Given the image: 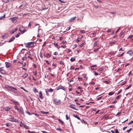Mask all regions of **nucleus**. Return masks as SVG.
Returning <instances> with one entry per match:
<instances>
[{
	"label": "nucleus",
	"instance_id": "f257e3e1",
	"mask_svg": "<svg viewBox=\"0 0 133 133\" xmlns=\"http://www.w3.org/2000/svg\"><path fill=\"white\" fill-rule=\"evenodd\" d=\"M15 110H17V111L19 113H22L23 115H24V113L23 112V110L22 107L20 108V109L18 107L17 105H15Z\"/></svg>",
	"mask_w": 133,
	"mask_h": 133
},
{
	"label": "nucleus",
	"instance_id": "f03ea898",
	"mask_svg": "<svg viewBox=\"0 0 133 133\" xmlns=\"http://www.w3.org/2000/svg\"><path fill=\"white\" fill-rule=\"evenodd\" d=\"M54 103L56 105H59L61 103V101L59 99H57L56 98H55L53 99Z\"/></svg>",
	"mask_w": 133,
	"mask_h": 133
},
{
	"label": "nucleus",
	"instance_id": "7ed1b4c3",
	"mask_svg": "<svg viewBox=\"0 0 133 133\" xmlns=\"http://www.w3.org/2000/svg\"><path fill=\"white\" fill-rule=\"evenodd\" d=\"M34 42H30L27 43L26 44V47L27 48L32 47L34 46Z\"/></svg>",
	"mask_w": 133,
	"mask_h": 133
},
{
	"label": "nucleus",
	"instance_id": "20e7f679",
	"mask_svg": "<svg viewBox=\"0 0 133 133\" xmlns=\"http://www.w3.org/2000/svg\"><path fill=\"white\" fill-rule=\"evenodd\" d=\"M10 117V118H8V120L9 121L11 122H17L18 120L15 119L14 116H11Z\"/></svg>",
	"mask_w": 133,
	"mask_h": 133
},
{
	"label": "nucleus",
	"instance_id": "39448f33",
	"mask_svg": "<svg viewBox=\"0 0 133 133\" xmlns=\"http://www.w3.org/2000/svg\"><path fill=\"white\" fill-rule=\"evenodd\" d=\"M8 89L10 91H12L13 92V91H14L13 90H17V89H16V88L14 87H8Z\"/></svg>",
	"mask_w": 133,
	"mask_h": 133
},
{
	"label": "nucleus",
	"instance_id": "423d86ee",
	"mask_svg": "<svg viewBox=\"0 0 133 133\" xmlns=\"http://www.w3.org/2000/svg\"><path fill=\"white\" fill-rule=\"evenodd\" d=\"M5 64L6 67L7 68H9L11 66V64L9 62H5Z\"/></svg>",
	"mask_w": 133,
	"mask_h": 133
},
{
	"label": "nucleus",
	"instance_id": "0eeeda50",
	"mask_svg": "<svg viewBox=\"0 0 133 133\" xmlns=\"http://www.w3.org/2000/svg\"><path fill=\"white\" fill-rule=\"evenodd\" d=\"M4 68V67H2L0 68V71L1 72V73L2 74H5L6 73L5 71L3 69V68Z\"/></svg>",
	"mask_w": 133,
	"mask_h": 133
},
{
	"label": "nucleus",
	"instance_id": "6e6552de",
	"mask_svg": "<svg viewBox=\"0 0 133 133\" xmlns=\"http://www.w3.org/2000/svg\"><path fill=\"white\" fill-rule=\"evenodd\" d=\"M28 74L26 73H24L23 75L22 76V77L23 78H26L28 76Z\"/></svg>",
	"mask_w": 133,
	"mask_h": 133
},
{
	"label": "nucleus",
	"instance_id": "1a4fd4ad",
	"mask_svg": "<svg viewBox=\"0 0 133 133\" xmlns=\"http://www.w3.org/2000/svg\"><path fill=\"white\" fill-rule=\"evenodd\" d=\"M39 97L41 99H42L43 97L42 96V92L41 91H40L39 93Z\"/></svg>",
	"mask_w": 133,
	"mask_h": 133
},
{
	"label": "nucleus",
	"instance_id": "9d476101",
	"mask_svg": "<svg viewBox=\"0 0 133 133\" xmlns=\"http://www.w3.org/2000/svg\"><path fill=\"white\" fill-rule=\"evenodd\" d=\"M15 39V37H13L11 38L8 41V42L10 43L11 42L13 41Z\"/></svg>",
	"mask_w": 133,
	"mask_h": 133
},
{
	"label": "nucleus",
	"instance_id": "9b49d317",
	"mask_svg": "<svg viewBox=\"0 0 133 133\" xmlns=\"http://www.w3.org/2000/svg\"><path fill=\"white\" fill-rule=\"evenodd\" d=\"M62 89L64 90H65V89L63 87H59L57 88V90H58L60 89Z\"/></svg>",
	"mask_w": 133,
	"mask_h": 133
},
{
	"label": "nucleus",
	"instance_id": "f8f14e48",
	"mask_svg": "<svg viewBox=\"0 0 133 133\" xmlns=\"http://www.w3.org/2000/svg\"><path fill=\"white\" fill-rule=\"evenodd\" d=\"M74 105H69V107L72 108L76 110H78L77 109L74 107Z\"/></svg>",
	"mask_w": 133,
	"mask_h": 133
},
{
	"label": "nucleus",
	"instance_id": "ddd939ff",
	"mask_svg": "<svg viewBox=\"0 0 133 133\" xmlns=\"http://www.w3.org/2000/svg\"><path fill=\"white\" fill-rule=\"evenodd\" d=\"M76 17H74L71 18L69 20V22H72L74 21L76 18Z\"/></svg>",
	"mask_w": 133,
	"mask_h": 133
},
{
	"label": "nucleus",
	"instance_id": "4468645a",
	"mask_svg": "<svg viewBox=\"0 0 133 133\" xmlns=\"http://www.w3.org/2000/svg\"><path fill=\"white\" fill-rule=\"evenodd\" d=\"M10 109V108L8 107H6L3 109V110L6 111H9Z\"/></svg>",
	"mask_w": 133,
	"mask_h": 133
},
{
	"label": "nucleus",
	"instance_id": "2eb2a0df",
	"mask_svg": "<svg viewBox=\"0 0 133 133\" xmlns=\"http://www.w3.org/2000/svg\"><path fill=\"white\" fill-rule=\"evenodd\" d=\"M17 30V28H16L15 29H13L11 31V34H13Z\"/></svg>",
	"mask_w": 133,
	"mask_h": 133
},
{
	"label": "nucleus",
	"instance_id": "dca6fc26",
	"mask_svg": "<svg viewBox=\"0 0 133 133\" xmlns=\"http://www.w3.org/2000/svg\"><path fill=\"white\" fill-rule=\"evenodd\" d=\"M17 90H14L13 91V92L16 95H18L19 94V92L17 91Z\"/></svg>",
	"mask_w": 133,
	"mask_h": 133
},
{
	"label": "nucleus",
	"instance_id": "f3484780",
	"mask_svg": "<svg viewBox=\"0 0 133 133\" xmlns=\"http://www.w3.org/2000/svg\"><path fill=\"white\" fill-rule=\"evenodd\" d=\"M127 53L129 54L131 56L133 54L132 51V50H130L127 52Z\"/></svg>",
	"mask_w": 133,
	"mask_h": 133
},
{
	"label": "nucleus",
	"instance_id": "a211bd4d",
	"mask_svg": "<svg viewBox=\"0 0 133 133\" xmlns=\"http://www.w3.org/2000/svg\"><path fill=\"white\" fill-rule=\"evenodd\" d=\"M33 91L35 93H37L38 92L37 89L35 88H34L33 90Z\"/></svg>",
	"mask_w": 133,
	"mask_h": 133
},
{
	"label": "nucleus",
	"instance_id": "6ab92c4d",
	"mask_svg": "<svg viewBox=\"0 0 133 133\" xmlns=\"http://www.w3.org/2000/svg\"><path fill=\"white\" fill-rule=\"evenodd\" d=\"M97 42L96 41L94 42L93 44V47H95L97 45Z\"/></svg>",
	"mask_w": 133,
	"mask_h": 133
},
{
	"label": "nucleus",
	"instance_id": "aec40b11",
	"mask_svg": "<svg viewBox=\"0 0 133 133\" xmlns=\"http://www.w3.org/2000/svg\"><path fill=\"white\" fill-rule=\"evenodd\" d=\"M26 5V3H24L22 4L19 7V8H20L21 7H24Z\"/></svg>",
	"mask_w": 133,
	"mask_h": 133
},
{
	"label": "nucleus",
	"instance_id": "412c9836",
	"mask_svg": "<svg viewBox=\"0 0 133 133\" xmlns=\"http://www.w3.org/2000/svg\"><path fill=\"white\" fill-rule=\"evenodd\" d=\"M11 1V0H2L3 2L5 3H7L8 2H10Z\"/></svg>",
	"mask_w": 133,
	"mask_h": 133
},
{
	"label": "nucleus",
	"instance_id": "4be33fe9",
	"mask_svg": "<svg viewBox=\"0 0 133 133\" xmlns=\"http://www.w3.org/2000/svg\"><path fill=\"white\" fill-rule=\"evenodd\" d=\"M51 56V55L50 54H47L45 56V57L47 58H49Z\"/></svg>",
	"mask_w": 133,
	"mask_h": 133
},
{
	"label": "nucleus",
	"instance_id": "5701e85b",
	"mask_svg": "<svg viewBox=\"0 0 133 133\" xmlns=\"http://www.w3.org/2000/svg\"><path fill=\"white\" fill-rule=\"evenodd\" d=\"M21 127H24V128L26 127V125H25L24 123H21L20 125Z\"/></svg>",
	"mask_w": 133,
	"mask_h": 133
},
{
	"label": "nucleus",
	"instance_id": "b1692460",
	"mask_svg": "<svg viewBox=\"0 0 133 133\" xmlns=\"http://www.w3.org/2000/svg\"><path fill=\"white\" fill-rule=\"evenodd\" d=\"M75 60V58L74 57H72L70 59V61L72 62L74 61Z\"/></svg>",
	"mask_w": 133,
	"mask_h": 133
},
{
	"label": "nucleus",
	"instance_id": "393cba45",
	"mask_svg": "<svg viewBox=\"0 0 133 133\" xmlns=\"http://www.w3.org/2000/svg\"><path fill=\"white\" fill-rule=\"evenodd\" d=\"M58 121L60 122L62 124V125H63L64 124V122L60 119H59Z\"/></svg>",
	"mask_w": 133,
	"mask_h": 133
},
{
	"label": "nucleus",
	"instance_id": "a878e982",
	"mask_svg": "<svg viewBox=\"0 0 133 133\" xmlns=\"http://www.w3.org/2000/svg\"><path fill=\"white\" fill-rule=\"evenodd\" d=\"M54 90L50 88L48 90V91L50 92H52Z\"/></svg>",
	"mask_w": 133,
	"mask_h": 133
},
{
	"label": "nucleus",
	"instance_id": "bb28decb",
	"mask_svg": "<svg viewBox=\"0 0 133 133\" xmlns=\"http://www.w3.org/2000/svg\"><path fill=\"white\" fill-rule=\"evenodd\" d=\"M110 81H104V82L106 84H108L110 83Z\"/></svg>",
	"mask_w": 133,
	"mask_h": 133
},
{
	"label": "nucleus",
	"instance_id": "cd10ccee",
	"mask_svg": "<svg viewBox=\"0 0 133 133\" xmlns=\"http://www.w3.org/2000/svg\"><path fill=\"white\" fill-rule=\"evenodd\" d=\"M19 31L21 32L22 34H23L26 31V30H25V29H24L23 30V31H21L20 29L19 30Z\"/></svg>",
	"mask_w": 133,
	"mask_h": 133
},
{
	"label": "nucleus",
	"instance_id": "c85d7f7f",
	"mask_svg": "<svg viewBox=\"0 0 133 133\" xmlns=\"http://www.w3.org/2000/svg\"><path fill=\"white\" fill-rule=\"evenodd\" d=\"M74 116L75 117L77 118L79 120H80V118L79 117L77 116L76 115H74Z\"/></svg>",
	"mask_w": 133,
	"mask_h": 133
},
{
	"label": "nucleus",
	"instance_id": "c756f323",
	"mask_svg": "<svg viewBox=\"0 0 133 133\" xmlns=\"http://www.w3.org/2000/svg\"><path fill=\"white\" fill-rule=\"evenodd\" d=\"M114 93V92H110L108 94V95L110 96H111Z\"/></svg>",
	"mask_w": 133,
	"mask_h": 133
},
{
	"label": "nucleus",
	"instance_id": "7c9ffc66",
	"mask_svg": "<svg viewBox=\"0 0 133 133\" xmlns=\"http://www.w3.org/2000/svg\"><path fill=\"white\" fill-rule=\"evenodd\" d=\"M5 15H4L3 16H1L0 17V20L4 18L5 17Z\"/></svg>",
	"mask_w": 133,
	"mask_h": 133
},
{
	"label": "nucleus",
	"instance_id": "2f4dec72",
	"mask_svg": "<svg viewBox=\"0 0 133 133\" xmlns=\"http://www.w3.org/2000/svg\"><path fill=\"white\" fill-rule=\"evenodd\" d=\"M20 33L19 32L16 35V36H15L16 37H17V38L18 37L20 36Z\"/></svg>",
	"mask_w": 133,
	"mask_h": 133
},
{
	"label": "nucleus",
	"instance_id": "473e14b6",
	"mask_svg": "<svg viewBox=\"0 0 133 133\" xmlns=\"http://www.w3.org/2000/svg\"><path fill=\"white\" fill-rule=\"evenodd\" d=\"M81 38H77V39L76 40V42L77 43L78 42H79L81 41Z\"/></svg>",
	"mask_w": 133,
	"mask_h": 133
},
{
	"label": "nucleus",
	"instance_id": "72a5a7b5",
	"mask_svg": "<svg viewBox=\"0 0 133 133\" xmlns=\"http://www.w3.org/2000/svg\"><path fill=\"white\" fill-rule=\"evenodd\" d=\"M54 46H55L56 47H57V48H58V49H59V48H58V43H55L54 44Z\"/></svg>",
	"mask_w": 133,
	"mask_h": 133
},
{
	"label": "nucleus",
	"instance_id": "f704fd0d",
	"mask_svg": "<svg viewBox=\"0 0 133 133\" xmlns=\"http://www.w3.org/2000/svg\"><path fill=\"white\" fill-rule=\"evenodd\" d=\"M121 96V95H118L116 97V99H118Z\"/></svg>",
	"mask_w": 133,
	"mask_h": 133
},
{
	"label": "nucleus",
	"instance_id": "c9c22d12",
	"mask_svg": "<svg viewBox=\"0 0 133 133\" xmlns=\"http://www.w3.org/2000/svg\"><path fill=\"white\" fill-rule=\"evenodd\" d=\"M13 103H14L15 104H18V105H19V103L18 102H17V101H13Z\"/></svg>",
	"mask_w": 133,
	"mask_h": 133
},
{
	"label": "nucleus",
	"instance_id": "e433bc0d",
	"mask_svg": "<svg viewBox=\"0 0 133 133\" xmlns=\"http://www.w3.org/2000/svg\"><path fill=\"white\" fill-rule=\"evenodd\" d=\"M39 55L40 57L41 58H42L43 57V56H42V52H40Z\"/></svg>",
	"mask_w": 133,
	"mask_h": 133
},
{
	"label": "nucleus",
	"instance_id": "4c0bfd02",
	"mask_svg": "<svg viewBox=\"0 0 133 133\" xmlns=\"http://www.w3.org/2000/svg\"><path fill=\"white\" fill-rule=\"evenodd\" d=\"M124 52H123V53H122L121 54H119L118 55H117V56L118 57H120L122 56L124 54Z\"/></svg>",
	"mask_w": 133,
	"mask_h": 133
},
{
	"label": "nucleus",
	"instance_id": "58836bf2",
	"mask_svg": "<svg viewBox=\"0 0 133 133\" xmlns=\"http://www.w3.org/2000/svg\"><path fill=\"white\" fill-rule=\"evenodd\" d=\"M11 19H12V21L13 22L15 21V17L12 18H11Z\"/></svg>",
	"mask_w": 133,
	"mask_h": 133
},
{
	"label": "nucleus",
	"instance_id": "ea45409f",
	"mask_svg": "<svg viewBox=\"0 0 133 133\" xmlns=\"http://www.w3.org/2000/svg\"><path fill=\"white\" fill-rule=\"evenodd\" d=\"M84 43H82L81 44L79 45V46L80 48H81L84 45Z\"/></svg>",
	"mask_w": 133,
	"mask_h": 133
},
{
	"label": "nucleus",
	"instance_id": "a19ab883",
	"mask_svg": "<svg viewBox=\"0 0 133 133\" xmlns=\"http://www.w3.org/2000/svg\"><path fill=\"white\" fill-rule=\"evenodd\" d=\"M116 42V41H112V42H111L110 43V44H114V43H115Z\"/></svg>",
	"mask_w": 133,
	"mask_h": 133
},
{
	"label": "nucleus",
	"instance_id": "79ce46f5",
	"mask_svg": "<svg viewBox=\"0 0 133 133\" xmlns=\"http://www.w3.org/2000/svg\"><path fill=\"white\" fill-rule=\"evenodd\" d=\"M133 37V35H130L128 38V39H130Z\"/></svg>",
	"mask_w": 133,
	"mask_h": 133
},
{
	"label": "nucleus",
	"instance_id": "37998d69",
	"mask_svg": "<svg viewBox=\"0 0 133 133\" xmlns=\"http://www.w3.org/2000/svg\"><path fill=\"white\" fill-rule=\"evenodd\" d=\"M32 114L34 115L35 116H37L38 117H39V115L35 113H32Z\"/></svg>",
	"mask_w": 133,
	"mask_h": 133
},
{
	"label": "nucleus",
	"instance_id": "c03bdc74",
	"mask_svg": "<svg viewBox=\"0 0 133 133\" xmlns=\"http://www.w3.org/2000/svg\"><path fill=\"white\" fill-rule=\"evenodd\" d=\"M122 69L121 68H119L117 71V72H119L120 71H121Z\"/></svg>",
	"mask_w": 133,
	"mask_h": 133
},
{
	"label": "nucleus",
	"instance_id": "a18cd8bd",
	"mask_svg": "<svg viewBox=\"0 0 133 133\" xmlns=\"http://www.w3.org/2000/svg\"><path fill=\"white\" fill-rule=\"evenodd\" d=\"M99 49V48L97 49H94V51L95 52H96Z\"/></svg>",
	"mask_w": 133,
	"mask_h": 133
},
{
	"label": "nucleus",
	"instance_id": "49530a36",
	"mask_svg": "<svg viewBox=\"0 0 133 133\" xmlns=\"http://www.w3.org/2000/svg\"><path fill=\"white\" fill-rule=\"evenodd\" d=\"M121 112H118L117 115H116V116H119V115L121 114Z\"/></svg>",
	"mask_w": 133,
	"mask_h": 133
},
{
	"label": "nucleus",
	"instance_id": "de8ad7c7",
	"mask_svg": "<svg viewBox=\"0 0 133 133\" xmlns=\"http://www.w3.org/2000/svg\"><path fill=\"white\" fill-rule=\"evenodd\" d=\"M78 79L79 81H82V78L80 77H78Z\"/></svg>",
	"mask_w": 133,
	"mask_h": 133
},
{
	"label": "nucleus",
	"instance_id": "09e8293b",
	"mask_svg": "<svg viewBox=\"0 0 133 133\" xmlns=\"http://www.w3.org/2000/svg\"><path fill=\"white\" fill-rule=\"evenodd\" d=\"M115 133H119V131L117 129H116L115 130Z\"/></svg>",
	"mask_w": 133,
	"mask_h": 133
},
{
	"label": "nucleus",
	"instance_id": "8fccbe9b",
	"mask_svg": "<svg viewBox=\"0 0 133 133\" xmlns=\"http://www.w3.org/2000/svg\"><path fill=\"white\" fill-rule=\"evenodd\" d=\"M65 117L66 120H68L69 119V118L68 117V116L67 115H66Z\"/></svg>",
	"mask_w": 133,
	"mask_h": 133
},
{
	"label": "nucleus",
	"instance_id": "3c124183",
	"mask_svg": "<svg viewBox=\"0 0 133 133\" xmlns=\"http://www.w3.org/2000/svg\"><path fill=\"white\" fill-rule=\"evenodd\" d=\"M31 25L30 24V22L28 25V27L31 29Z\"/></svg>",
	"mask_w": 133,
	"mask_h": 133
},
{
	"label": "nucleus",
	"instance_id": "603ef678",
	"mask_svg": "<svg viewBox=\"0 0 133 133\" xmlns=\"http://www.w3.org/2000/svg\"><path fill=\"white\" fill-rule=\"evenodd\" d=\"M6 125L7 127H9L11 125L9 123H6Z\"/></svg>",
	"mask_w": 133,
	"mask_h": 133
},
{
	"label": "nucleus",
	"instance_id": "864d4df0",
	"mask_svg": "<svg viewBox=\"0 0 133 133\" xmlns=\"http://www.w3.org/2000/svg\"><path fill=\"white\" fill-rule=\"evenodd\" d=\"M21 88L23 90H24V91H25V92H28V91H26V90H25V89H24L23 87H21Z\"/></svg>",
	"mask_w": 133,
	"mask_h": 133
},
{
	"label": "nucleus",
	"instance_id": "5fc2aeb1",
	"mask_svg": "<svg viewBox=\"0 0 133 133\" xmlns=\"http://www.w3.org/2000/svg\"><path fill=\"white\" fill-rule=\"evenodd\" d=\"M26 113L27 114H28L29 115H31L32 114H30V113L29 112H28L27 111H26Z\"/></svg>",
	"mask_w": 133,
	"mask_h": 133
},
{
	"label": "nucleus",
	"instance_id": "6e6d98bb",
	"mask_svg": "<svg viewBox=\"0 0 133 133\" xmlns=\"http://www.w3.org/2000/svg\"><path fill=\"white\" fill-rule=\"evenodd\" d=\"M85 32V31L83 30H81L80 31V32L82 33H84Z\"/></svg>",
	"mask_w": 133,
	"mask_h": 133
},
{
	"label": "nucleus",
	"instance_id": "4d7b16f0",
	"mask_svg": "<svg viewBox=\"0 0 133 133\" xmlns=\"http://www.w3.org/2000/svg\"><path fill=\"white\" fill-rule=\"evenodd\" d=\"M58 54V53L57 52H55L54 53V54L55 55H57Z\"/></svg>",
	"mask_w": 133,
	"mask_h": 133
},
{
	"label": "nucleus",
	"instance_id": "13d9d810",
	"mask_svg": "<svg viewBox=\"0 0 133 133\" xmlns=\"http://www.w3.org/2000/svg\"><path fill=\"white\" fill-rule=\"evenodd\" d=\"M123 32H121L119 35L120 36V37L121 36L123 35Z\"/></svg>",
	"mask_w": 133,
	"mask_h": 133
},
{
	"label": "nucleus",
	"instance_id": "bf43d9fd",
	"mask_svg": "<svg viewBox=\"0 0 133 133\" xmlns=\"http://www.w3.org/2000/svg\"><path fill=\"white\" fill-rule=\"evenodd\" d=\"M109 53L110 54L112 55V54H113L114 53V51H112V52H110Z\"/></svg>",
	"mask_w": 133,
	"mask_h": 133
},
{
	"label": "nucleus",
	"instance_id": "052dcab7",
	"mask_svg": "<svg viewBox=\"0 0 133 133\" xmlns=\"http://www.w3.org/2000/svg\"><path fill=\"white\" fill-rule=\"evenodd\" d=\"M96 66V65H92L90 66V67L91 68L95 67Z\"/></svg>",
	"mask_w": 133,
	"mask_h": 133
},
{
	"label": "nucleus",
	"instance_id": "680f3d73",
	"mask_svg": "<svg viewBox=\"0 0 133 133\" xmlns=\"http://www.w3.org/2000/svg\"><path fill=\"white\" fill-rule=\"evenodd\" d=\"M133 123V121H131L130 122H129L128 123V124H130Z\"/></svg>",
	"mask_w": 133,
	"mask_h": 133
},
{
	"label": "nucleus",
	"instance_id": "e2e57ef3",
	"mask_svg": "<svg viewBox=\"0 0 133 133\" xmlns=\"http://www.w3.org/2000/svg\"><path fill=\"white\" fill-rule=\"evenodd\" d=\"M131 128H130L129 130H127V132H128V133L129 132H130V131L131 130Z\"/></svg>",
	"mask_w": 133,
	"mask_h": 133
},
{
	"label": "nucleus",
	"instance_id": "0e129e2a",
	"mask_svg": "<svg viewBox=\"0 0 133 133\" xmlns=\"http://www.w3.org/2000/svg\"><path fill=\"white\" fill-rule=\"evenodd\" d=\"M109 107L110 108H114L115 107V106L112 105H111Z\"/></svg>",
	"mask_w": 133,
	"mask_h": 133
},
{
	"label": "nucleus",
	"instance_id": "69168bd1",
	"mask_svg": "<svg viewBox=\"0 0 133 133\" xmlns=\"http://www.w3.org/2000/svg\"><path fill=\"white\" fill-rule=\"evenodd\" d=\"M94 74L95 75L97 76L98 75V74L97 73L96 71L95 72H94Z\"/></svg>",
	"mask_w": 133,
	"mask_h": 133
},
{
	"label": "nucleus",
	"instance_id": "338daca9",
	"mask_svg": "<svg viewBox=\"0 0 133 133\" xmlns=\"http://www.w3.org/2000/svg\"><path fill=\"white\" fill-rule=\"evenodd\" d=\"M26 58H27V57H23L22 58V59L23 60H25L26 59Z\"/></svg>",
	"mask_w": 133,
	"mask_h": 133
},
{
	"label": "nucleus",
	"instance_id": "774afa93",
	"mask_svg": "<svg viewBox=\"0 0 133 133\" xmlns=\"http://www.w3.org/2000/svg\"><path fill=\"white\" fill-rule=\"evenodd\" d=\"M102 96H101V97H98L97 98V100H99L100 99L102 98Z\"/></svg>",
	"mask_w": 133,
	"mask_h": 133
}]
</instances>
